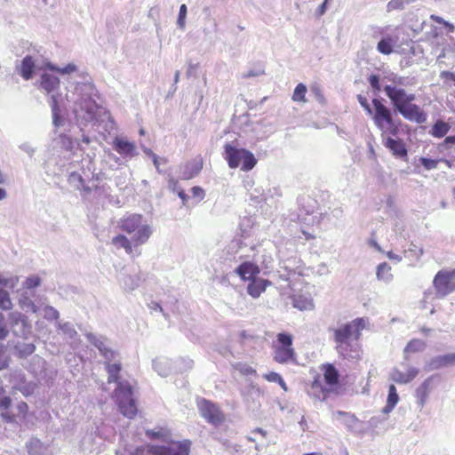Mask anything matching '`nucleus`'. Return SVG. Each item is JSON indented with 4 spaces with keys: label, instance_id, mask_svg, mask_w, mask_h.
Returning <instances> with one entry per match:
<instances>
[{
    "label": "nucleus",
    "instance_id": "bb28decb",
    "mask_svg": "<svg viewBox=\"0 0 455 455\" xmlns=\"http://www.w3.org/2000/svg\"><path fill=\"white\" fill-rule=\"evenodd\" d=\"M377 277L379 280L389 282L393 278L391 266L387 262L380 263L377 267Z\"/></svg>",
    "mask_w": 455,
    "mask_h": 455
},
{
    "label": "nucleus",
    "instance_id": "a878e982",
    "mask_svg": "<svg viewBox=\"0 0 455 455\" xmlns=\"http://www.w3.org/2000/svg\"><path fill=\"white\" fill-rule=\"evenodd\" d=\"M450 129L451 125L448 123L439 119L432 125L429 133L434 138L440 139L444 137L449 132Z\"/></svg>",
    "mask_w": 455,
    "mask_h": 455
},
{
    "label": "nucleus",
    "instance_id": "7ed1b4c3",
    "mask_svg": "<svg viewBox=\"0 0 455 455\" xmlns=\"http://www.w3.org/2000/svg\"><path fill=\"white\" fill-rule=\"evenodd\" d=\"M323 378L316 374L307 388V395L316 401H326L333 393H337L339 383V373L330 363L320 366Z\"/></svg>",
    "mask_w": 455,
    "mask_h": 455
},
{
    "label": "nucleus",
    "instance_id": "6e6d98bb",
    "mask_svg": "<svg viewBox=\"0 0 455 455\" xmlns=\"http://www.w3.org/2000/svg\"><path fill=\"white\" fill-rule=\"evenodd\" d=\"M1 417L4 421L7 423H13L16 421V416L11 412H3L1 413Z\"/></svg>",
    "mask_w": 455,
    "mask_h": 455
},
{
    "label": "nucleus",
    "instance_id": "e2e57ef3",
    "mask_svg": "<svg viewBox=\"0 0 455 455\" xmlns=\"http://www.w3.org/2000/svg\"><path fill=\"white\" fill-rule=\"evenodd\" d=\"M179 197L182 200L183 204H186L188 200V196L185 193L183 189L178 192Z\"/></svg>",
    "mask_w": 455,
    "mask_h": 455
},
{
    "label": "nucleus",
    "instance_id": "13d9d810",
    "mask_svg": "<svg viewBox=\"0 0 455 455\" xmlns=\"http://www.w3.org/2000/svg\"><path fill=\"white\" fill-rule=\"evenodd\" d=\"M51 108H52V111H60V107H59V103H58V100H57V97L52 95L51 97Z\"/></svg>",
    "mask_w": 455,
    "mask_h": 455
},
{
    "label": "nucleus",
    "instance_id": "2f4dec72",
    "mask_svg": "<svg viewBox=\"0 0 455 455\" xmlns=\"http://www.w3.org/2000/svg\"><path fill=\"white\" fill-rule=\"evenodd\" d=\"M19 305L22 309L27 311L30 310L32 313H36L38 311L37 306L26 295H22L19 299Z\"/></svg>",
    "mask_w": 455,
    "mask_h": 455
},
{
    "label": "nucleus",
    "instance_id": "412c9836",
    "mask_svg": "<svg viewBox=\"0 0 455 455\" xmlns=\"http://www.w3.org/2000/svg\"><path fill=\"white\" fill-rule=\"evenodd\" d=\"M60 79L47 73H44L41 76L40 86L43 88L47 93H51L60 87Z\"/></svg>",
    "mask_w": 455,
    "mask_h": 455
},
{
    "label": "nucleus",
    "instance_id": "0eeeda50",
    "mask_svg": "<svg viewBox=\"0 0 455 455\" xmlns=\"http://www.w3.org/2000/svg\"><path fill=\"white\" fill-rule=\"evenodd\" d=\"M273 360L280 364L295 363L297 353L293 347V337L291 333L280 332L272 342Z\"/></svg>",
    "mask_w": 455,
    "mask_h": 455
},
{
    "label": "nucleus",
    "instance_id": "69168bd1",
    "mask_svg": "<svg viewBox=\"0 0 455 455\" xmlns=\"http://www.w3.org/2000/svg\"><path fill=\"white\" fill-rule=\"evenodd\" d=\"M394 380L400 383L399 379H405V373H403L401 371H396L393 377Z\"/></svg>",
    "mask_w": 455,
    "mask_h": 455
},
{
    "label": "nucleus",
    "instance_id": "bf43d9fd",
    "mask_svg": "<svg viewBox=\"0 0 455 455\" xmlns=\"http://www.w3.org/2000/svg\"><path fill=\"white\" fill-rule=\"evenodd\" d=\"M431 20L438 24L443 25L445 27H450L451 25L445 21L442 17L431 15Z\"/></svg>",
    "mask_w": 455,
    "mask_h": 455
},
{
    "label": "nucleus",
    "instance_id": "1a4fd4ad",
    "mask_svg": "<svg viewBox=\"0 0 455 455\" xmlns=\"http://www.w3.org/2000/svg\"><path fill=\"white\" fill-rule=\"evenodd\" d=\"M196 407L200 416L210 425L220 427L226 421V415L220 405L204 397L196 399Z\"/></svg>",
    "mask_w": 455,
    "mask_h": 455
},
{
    "label": "nucleus",
    "instance_id": "a18cd8bd",
    "mask_svg": "<svg viewBox=\"0 0 455 455\" xmlns=\"http://www.w3.org/2000/svg\"><path fill=\"white\" fill-rule=\"evenodd\" d=\"M368 81L370 83L371 87L374 92H379L381 87L379 83V76L376 74H372L369 76Z\"/></svg>",
    "mask_w": 455,
    "mask_h": 455
},
{
    "label": "nucleus",
    "instance_id": "de8ad7c7",
    "mask_svg": "<svg viewBox=\"0 0 455 455\" xmlns=\"http://www.w3.org/2000/svg\"><path fill=\"white\" fill-rule=\"evenodd\" d=\"M419 374V370L416 368H410L407 372H405V379H399L400 383H408L414 379Z\"/></svg>",
    "mask_w": 455,
    "mask_h": 455
},
{
    "label": "nucleus",
    "instance_id": "c756f323",
    "mask_svg": "<svg viewBox=\"0 0 455 455\" xmlns=\"http://www.w3.org/2000/svg\"><path fill=\"white\" fill-rule=\"evenodd\" d=\"M307 92V86L304 84H299L293 92L292 100L296 102H307L306 93Z\"/></svg>",
    "mask_w": 455,
    "mask_h": 455
},
{
    "label": "nucleus",
    "instance_id": "f03ea898",
    "mask_svg": "<svg viewBox=\"0 0 455 455\" xmlns=\"http://www.w3.org/2000/svg\"><path fill=\"white\" fill-rule=\"evenodd\" d=\"M395 85H386L384 92L391 100L394 108L407 120L421 124L427 121L426 112L413 101L414 93H408L404 89L397 87L402 84V77L391 79Z\"/></svg>",
    "mask_w": 455,
    "mask_h": 455
},
{
    "label": "nucleus",
    "instance_id": "4d7b16f0",
    "mask_svg": "<svg viewBox=\"0 0 455 455\" xmlns=\"http://www.w3.org/2000/svg\"><path fill=\"white\" fill-rule=\"evenodd\" d=\"M52 122L55 126H60L61 124V116L60 111H52Z\"/></svg>",
    "mask_w": 455,
    "mask_h": 455
},
{
    "label": "nucleus",
    "instance_id": "680f3d73",
    "mask_svg": "<svg viewBox=\"0 0 455 455\" xmlns=\"http://www.w3.org/2000/svg\"><path fill=\"white\" fill-rule=\"evenodd\" d=\"M439 162H443V163H444V164H445L448 168H451V167H453V166H454V164H455V158H454V159H452V160L442 158V159H439Z\"/></svg>",
    "mask_w": 455,
    "mask_h": 455
},
{
    "label": "nucleus",
    "instance_id": "e433bc0d",
    "mask_svg": "<svg viewBox=\"0 0 455 455\" xmlns=\"http://www.w3.org/2000/svg\"><path fill=\"white\" fill-rule=\"evenodd\" d=\"M419 161L427 171L436 169L439 164V159H430L427 157H420Z\"/></svg>",
    "mask_w": 455,
    "mask_h": 455
},
{
    "label": "nucleus",
    "instance_id": "a211bd4d",
    "mask_svg": "<svg viewBox=\"0 0 455 455\" xmlns=\"http://www.w3.org/2000/svg\"><path fill=\"white\" fill-rule=\"evenodd\" d=\"M247 286V292L250 296L256 299L263 293L267 286H270L272 283L268 280L255 277L249 281Z\"/></svg>",
    "mask_w": 455,
    "mask_h": 455
},
{
    "label": "nucleus",
    "instance_id": "052dcab7",
    "mask_svg": "<svg viewBox=\"0 0 455 455\" xmlns=\"http://www.w3.org/2000/svg\"><path fill=\"white\" fill-rule=\"evenodd\" d=\"M239 338H240V341L243 342L244 340H246L248 339H252L253 337L251 335L248 334V332L246 331H243L239 333Z\"/></svg>",
    "mask_w": 455,
    "mask_h": 455
},
{
    "label": "nucleus",
    "instance_id": "39448f33",
    "mask_svg": "<svg viewBox=\"0 0 455 455\" xmlns=\"http://www.w3.org/2000/svg\"><path fill=\"white\" fill-rule=\"evenodd\" d=\"M118 228L121 231L132 235L135 246L146 243L153 233L152 228L145 221L143 216L138 213L125 214L118 220Z\"/></svg>",
    "mask_w": 455,
    "mask_h": 455
},
{
    "label": "nucleus",
    "instance_id": "20e7f679",
    "mask_svg": "<svg viewBox=\"0 0 455 455\" xmlns=\"http://www.w3.org/2000/svg\"><path fill=\"white\" fill-rule=\"evenodd\" d=\"M357 100L364 110L371 116L374 124L382 132V135L388 134L396 136L399 132V124L394 118L390 108H388L379 99L372 100V107L371 108L367 99L359 94Z\"/></svg>",
    "mask_w": 455,
    "mask_h": 455
},
{
    "label": "nucleus",
    "instance_id": "0e129e2a",
    "mask_svg": "<svg viewBox=\"0 0 455 455\" xmlns=\"http://www.w3.org/2000/svg\"><path fill=\"white\" fill-rule=\"evenodd\" d=\"M101 352H102V355L105 356V358H107L108 360H111L114 357V352L109 349H106Z\"/></svg>",
    "mask_w": 455,
    "mask_h": 455
},
{
    "label": "nucleus",
    "instance_id": "393cba45",
    "mask_svg": "<svg viewBox=\"0 0 455 455\" xmlns=\"http://www.w3.org/2000/svg\"><path fill=\"white\" fill-rule=\"evenodd\" d=\"M122 366L120 363H106V370L108 372V383H117V386L119 383H122L120 381V371H121ZM124 381V383H125Z\"/></svg>",
    "mask_w": 455,
    "mask_h": 455
},
{
    "label": "nucleus",
    "instance_id": "79ce46f5",
    "mask_svg": "<svg viewBox=\"0 0 455 455\" xmlns=\"http://www.w3.org/2000/svg\"><path fill=\"white\" fill-rule=\"evenodd\" d=\"M19 283V278L17 276L5 278L2 275H0V286L14 288Z\"/></svg>",
    "mask_w": 455,
    "mask_h": 455
},
{
    "label": "nucleus",
    "instance_id": "f704fd0d",
    "mask_svg": "<svg viewBox=\"0 0 455 455\" xmlns=\"http://www.w3.org/2000/svg\"><path fill=\"white\" fill-rule=\"evenodd\" d=\"M12 307V302L11 300L9 293L0 289V308L3 310H9Z\"/></svg>",
    "mask_w": 455,
    "mask_h": 455
},
{
    "label": "nucleus",
    "instance_id": "f8f14e48",
    "mask_svg": "<svg viewBox=\"0 0 455 455\" xmlns=\"http://www.w3.org/2000/svg\"><path fill=\"white\" fill-rule=\"evenodd\" d=\"M10 325L16 337L27 339L32 333V326L27 315L14 311L9 315Z\"/></svg>",
    "mask_w": 455,
    "mask_h": 455
},
{
    "label": "nucleus",
    "instance_id": "ddd939ff",
    "mask_svg": "<svg viewBox=\"0 0 455 455\" xmlns=\"http://www.w3.org/2000/svg\"><path fill=\"white\" fill-rule=\"evenodd\" d=\"M386 134L382 135L383 145L388 148L394 156L397 158H406L408 150L404 141L402 139H393L391 137L384 138Z\"/></svg>",
    "mask_w": 455,
    "mask_h": 455
},
{
    "label": "nucleus",
    "instance_id": "dca6fc26",
    "mask_svg": "<svg viewBox=\"0 0 455 455\" xmlns=\"http://www.w3.org/2000/svg\"><path fill=\"white\" fill-rule=\"evenodd\" d=\"M204 167V161L201 157L186 163L182 167L181 180H191L201 172Z\"/></svg>",
    "mask_w": 455,
    "mask_h": 455
},
{
    "label": "nucleus",
    "instance_id": "c03bdc74",
    "mask_svg": "<svg viewBox=\"0 0 455 455\" xmlns=\"http://www.w3.org/2000/svg\"><path fill=\"white\" fill-rule=\"evenodd\" d=\"M44 317L48 320H57L60 316L59 312L52 307L47 306L44 309Z\"/></svg>",
    "mask_w": 455,
    "mask_h": 455
},
{
    "label": "nucleus",
    "instance_id": "c85d7f7f",
    "mask_svg": "<svg viewBox=\"0 0 455 455\" xmlns=\"http://www.w3.org/2000/svg\"><path fill=\"white\" fill-rule=\"evenodd\" d=\"M15 349L18 352L20 357H26L34 353L36 347L33 343H17L15 345Z\"/></svg>",
    "mask_w": 455,
    "mask_h": 455
},
{
    "label": "nucleus",
    "instance_id": "09e8293b",
    "mask_svg": "<svg viewBox=\"0 0 455 455\" xmlns=\"http://www.w3.org/2000/svg\"><path fill=\"white\" fill-rule=\"evenodd\" d=\"M10 358L4 354V346L0 344V371L8 367Z\"/></svg>",
    "mask_w": 455,
    "mask_h": 455
},
{
    "label": "nucleus",
    "instance_id": "b1692460",
    "mask_svg": "<svg viewBox=\"0 0 455 455\" xmlns=\"http://www.w3.org/2000/svg\"><path fill=\"white\" fill-rule=\"evenodd\" d=\"M303 225L301 226V233L304 235L307 241L313 240L315 238V235L313 232L309 230V227H313L315 225H319L320 219L317 216H313L311 218H304L302 220Z\"/></svg>",
    "mask_w": 455,
    "mask_h": 455
},
{
    "label": "nucleus",
    "instance_id": "864d4df0",
    "mask_svg": "<svg viewBox=\"0 0 455 455\" xmlns=\"http://www.w3.org/2000/svg\"><path fill=\"white\" fill-rule=\"evenodd\" d=\"M17 410L19 411V417L25 419L28 412V405L25 402H20L17 405Z\"/></svg>",
    "mask_w": 455,
    "mask_h": 455
},
{
    "label": "nucleus",
    "instance_id": "6ab92c4d",
    "mask_svg": "<svg viewBox=\"0 0 455 455\" xmlns=\"http://www.w3.org/2000/svg\"><path fill=\"white\" fill-rule=\"evenodd\" d=\"M438 377L434 375L427 378L416 390V397L420 406L426 403L429 393L433 388V383Z\"/></svg>",
    "mask_w": 455,
    "mask_h": 455
},
{
    "label": "nucleus",
    "instance_id": "9d476101",
    "mask_svg": "<svg viewBox=\"0 0 455 455\" xmlns=\"http://www.w3.org/2000/svg\"><path fill=\"white\" fill-rule=\"evenodd\" d=\"M435 296L443 299L455 291V269L439 270L434 277Z\"/></svg>",
    "mask_w": 455,
    "mask_h": 455
},
{
    "label": "nucleus",
    "instance_id": "f3484780",
    "mask_svg": "<svg viewBox=\"0 0 455 455\" xmlns=\"http://www.w3.org/2000/svg\"><path fill=\"white\" fill-rule=\"evenodd\" d=\"M398 36L395 35H385L377 44V50L379 53L389 55L395 52L397 46Z\"/></svg>",
    "mask_w": 455,
    "mask_h": 455
},
{
    "label": "nucleus",
    "instance_id": "4be33fe9",
    "mask_svg": "<svg viewBox=\"0 0 455 455\" xmlns=\"http://www.w3.org/2000/svg\"><path fill=\"white\" fill-rule=\"evenodd\" d=\"M455 364V353L438 355L429 362L431 370Z\"/></svg>",
    "mask_w": 455,
    "mask_h": 455
},
{
    "label": "nucleus",
    "instance_id": "f257e3e1",
    "mask_svg": "<svg viewBox=\"0 0 455 455\" xmlns=\"http://www.w3.org/2000/svg\"><path fill=\"white\" fill-rule=\"evenodd\" d=\"M367 318L357 317L338 327L330 329L332 332L335 350L339 357L345 360L361 359L363 350L359 340L362 337V331L367 328Z\"/></svg>",
    "mask_w": 455,
    "mask_h": 455
},
{
    "label": "nucleus",
    "instance_id": "423d86ee",
    "mask_svg": "<svg viewBox=\"0 0 455 455\" xmlns=\"http://www.w3.org/2000/svg\"><path fill=\"white\" fill-rule=\"evenodd\" d=\"M223 156L231 169L240 167L242 171L249 172L257 164V159L250 150L237 148L229 143L224 146Z\"/></svg>",
    "mask_w": 455,
    "mask_h": 455
},
{
    "label": "nucleus",
    "instance_id": "5fc2aeb1",
    "mask_svg": "<svg viewBox=\"0 0 455 455\" xmlns=\"http://www.w3.org/2000/svg\"><path fill=\"white\" fill-rule=\"evenodd\" d=\"M263 378L269 382H276L277 383L282 377L277 372L272 371V372L264 374Z\"/></svg>",
    "mask_w": 455,
    "mask_h": 455
},
{
    "label": "nucleus",
    "instance_id": "5701e85b",
    "mask_svg": "<svg viewBox=\"0 0 455 455\" xmlns=\"http://www.w3.org/2000/svg\"><path fill=\"white\" fill-rule=\"evenodd\" d=\"M112 244L115 245L116 248H123L124 249L125 252L129 255H132L133 253L135 246L133 240L128 239L124 235H117L112 238Z\"/></svg>",
    "mask_w": 455,
    "mask_h": 455
},
{
    "label": "nucleus",
    "instance_id": "473e14b6",
    "mask_svg": "<svg viewBox=\"0 0 455 455\" xmlns=\"http://www.w3.org/2000/svg\"><path fill=\"white\" fill-rule=\"evenodd\" d=\"M399 397L396 392V388L394 385H390L388 388V395H387V408L388 410H392L396 403H398Z\"/></svg>",
    "mask_w": 455,
    "mask_h": 455
},
{
    "label": "nucleus",
    "instance_id": "6e6552de",
    "mask_svg": "<svg viewBox=\"0 0 455 455\" xmlns=\"http://www.w3.org/2000/svg\"><path fill=\"white\" fill-rule=\"evenodd\" d=\"M114 395L120 412L128 419L135 418L138 408L133 398V389L130 383H119L114 390Z\"/></svg>",
    "mask_w": 455,
    "mask_h": 455
},
{
    "label": "nucleus",
    "instance_id": "72a5a7b5",
    "mask_svg": "<svg viewBox=\"0 0 455 455\" xmlns=\"http://www.w3.org/2000/svg\"><path fill=\"white\" fill-rule=\"evenodd\" d=\"M234 369L238 371L242 375L250 376L255 375L256 370L252 368L251 365L243 363H236L233 365Z\"/></svg>",
    "mask_w": 455,
    "mask_h": 455
},
{
    "label": "nucleus",
    "instance_id": "2eb2a0df",
    "mask_svg": "<svg viewBox=\"0 0 455 455\" xmlns=\"http://www.w3.org/2000/svg\"><path fill=\"white\" fill-rule=\"evenodd\" d=\"M114 149L121 156H134L136 153V145L123 137H116L113 140Z\"/></svg>",
    "mask_w": 455,
    "mask_h": 455
},
{
    "label": "nucleus",
    "instance_id": "ea45409f",
    "mask_svg": "<svg viewBox=\"0 0 455 455\" xmlns=\"http://www.w3.org/2000/svg\"><path fill=\"white\" fill-rule=\"evenodd\" d=\"M455 144V135L453 136H448L444 139L443 142L438 144V151L440 153H443L446 151L447 149L451 148L452 145Z\"/></svg>",
    "mask_w": 455,
    "mask_h": 455
},
{
    "label": "nucleus",
    "instance_id": "a19ab883",
    "mask_svg": "<svg viewBox=\"0 0 455 455\" xmlns=\"http://www.w3.org/2000/svg\"><path fill=\"white\" fill-rule=\"evenodd\" d=\"M40 284H41V279L37 275L28 276L24 282V286L27 289H34V288L38 287Z\"/></svg>",
    "mask_w": 455,
    "mask_h": 455
},
{
    "label": "nucleus",
    "instance_id": "49530a36",
    "mask_svg": "<svg viewBox=\"0 0 455 455\" xmlns=\"http://www.w3.org/2000/svg\"><path fill=\"white\" fill-rule=\"evenodd\" d=\"M419 374V370L416 368H410L407 372H405V379H399L400 383H408L414 379Z\"/></svg>",
    "mask_w": 455,
    "mask_h": 455
},
{
    "label": "nucleus",
    "instance_id": "9b49d317",
    "mask_svg": "<svg viewBox=\"0 0 455 455\" xmlns=\"http://www.w3.org/2000/svg\"><path fill=\"white\" fill-rule=\"evenodd\" d=\"M191 441H172L167 445H155L150 448L153 455H189Z\"/></svg>",
    "mask_w": 455,
    "mask_h": 455
},
{
    "label": "nucleus",
    "instance_id": "7c9ffc66",
    "mask_svg": "<svg viewBox=\"0 0 455 455\" xmlns=\"http://www.w3.org/2000/svg\"><path fill=\"white\" fill-rule=\"evenodd\" d=\"M424 254V250L421 246H418L411 243L408 250L404 251V257L412 258L415 259H419L420 257Z\"/></svg>",
    "mask_w": 455,
    "mask_h": 455
},
{
    "label": "nucleus",
    "instance_id": "338daca9",
    "mask_svg": "<svg viewBox=\"0 0 455 455\" xmlns=\"http://www.w3.org/2000/svg\"><path fill=\"white\" fill-rule=\"evenodd\" d=\"M387 256L388 257V259H395V260H396V261H401V259H402L401 256L396 255V254H395V253H394V252H392V251H388V252L387 253Z\"/></svg>",
    "mask_w": 455,
    "mask_h": 455
},
{
    "label": "nucleus",
    "instance_id": "8fccbe9b",
    "mask_svg": "<svg viewBox=\"0 0 455 455\" xmlns=\"http://www.w3.org/2000/svg\"><path fill=\"white\" fill-rule=\"evenodd\" d=\"M9 334V330L5 323L4 315L0 313V339H4Z\"/></svg>",
    "mask_w": 455,
    "mask_h": 455
},
{
    "label": "nucleus",
    "instance_id": "3c124183",
    "mask_svg": "<svg viewBox=\"0 0 455 455\" xmlns=\"http://www.w3.org/2000/svg\"><path fill=\"white\" fill-rule=\"evenodd\" d=\"M186 15H187V5L183 4L180 7L179 18H178V24L180 25V28H183L185 26Z\"/></svg>",
    "mask_w": 455,
    "mask_h": 455
},
{
    "label": "nucleus",
    "instance_id": "58836bf2",
    "mask_svg": "<svg viewBox=\"0 0 455 455\" xmlns=\"http://www.w3.org/2000/svg\"><path fill=\"white\" fill-rule=\"evenodd\" d=\"M411 0H391L387 5L388 12L402 10L404 8L406 4H409Z\"/></svg>",
    "mask_w": 455,
    "mask_h": 455
},
{
    "label": "nucleus",
    "instance_id": "4c0bfd02",
    "mask_svg": "<svg viewBox=\"0 0 455 455\" xmlns=\"http://www.w3.org/2000/svg\"><path fill=\"white\" fill-rule=\"evenodd\" d=\"M47 67H48V68L50 70L56 71V72H58L60 74H62V75L63 74H70V73H73V72H75L76 70V67L73 63H68L64 68H56V67H54L52 64H49Z\"/></svg>",
    "mask_w": 455,
    "mask_h": 455
},
{
    "label": "nucleus",
    "instance_id": "c9c22d12",
    "mask_svg": "<svg viewBox=\"0 0 455 455\" xmlns=\"http://www.w3.org/2000/svg\"><path fill=\"white\" fill-rule=\"evenodd\" d=\"M294 307L300 310H307L312 308L313 303L311 299H303L299 296L294 299Z\"/></svg>",
    "mask_w": 455,
    "mask_h": 455
},
{
    "label": "nucleus",
    "instance_id": "aec40b11",
    "mask_svg": "<svg viewBox=\"0 0 455 455\" xmlns=\"http://www.w3.org/2000/svg\"><path fill=\"white\" fill-rule=\"evenodd\" d=\"M35 68L36 63L33 57L28 55L22 60L20 65L18 67V70L23 79L29 80L33 76Z\"/></svg>",
    "mask_w": 455,
    "mask_h": 455
},
{
    "label": "nucleus",
    "instance_id": "37998d69",
    "mask_svg": "<svg viewBox=\"0 0 455 455\" xmlns=\"http://www.w3.org/2000/svg\"><path fill=\"white\" fill-rule=\"evenodd\" d=\"M11 403V398L5 395V390L0 387V409L7 410Z\"/></svg>",
    "mask_w": 455,
    "mask_h": 455
},
{
    "label": "nucleus",
    "instance_id": "cd10ccee",
    "mask_svg": "<svg viewBox=\"0 0 455 455\" xmlns=\"http://www.w3.org/2000/svg\"><path fill=\"white\" fill-rule=\"evenodd\" d=\"M426 347V343L422 339H413L408 342L404 348L405 354H414L422 351Z\"/></svg>",
    "mask_w": 455,
    "mask_h": 455
},
{
    "label": "nucleus",
    "instance_id": "4468645a",
    "mask_svg": "<svg viewBox=\"0 0 455 455\" xmlns=\"http://www.w3.org/2000/svg\"><path fill=\"white\" fill-rule=\"evenodd\" d=\"M235 273L243 281H250L260 273L259 267L251 261L241 263L235 269Z\"/></svg>",
    "mask_w": 455,
    "mask_h": 455
},
{
    "label": "nucleus",
    "instance_id": "603ef678",
    "mask_svg": "<svg viewBox=\"0 0 455 455\" xmlns=\"http://www.w3.org/2000/svg\"><path fill=\"white\" fill-rule=\"evenodd\" d=\"M191 193L193 197L197 198L199 201H202L204 198L205 193L204 190L198 186H195L191 188Z\"/></svg>",
    "mask_w": 455,
    "mask_h": 455
},
{
    "label": "nucleus",
    "instance_id": "774afa93",
    "mask_svg": "<svg viewBox=\"0 0 455 455\" xmlns=\"http://www.w3.org/2000/svg\"><path fill=\"white\" fill-rule=\"evenodd\" d=\"M169 187L175 189L179 186V181L173 178H171L168 181Z\"/></svg>",
    "mask_w": 455,
    "mask_h": 455
}]
</instances>
